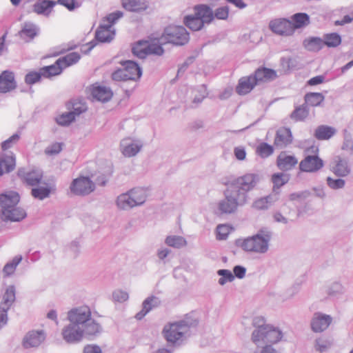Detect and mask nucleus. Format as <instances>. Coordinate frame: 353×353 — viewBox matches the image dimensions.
I'll return each mask as SVG.
<instances>
[{"label":"nucleus","mask_w":353,"mask_h":353,"mask_svg":"<svg viewBox=\"0 0 353 353\" xmlns=\"http://www.w3.org/2000/svg\"><path fill=\"white\" fill-rule=\"evenodd\" d=\"M2 216L4 219L12 221H19L26 216L25 210L18 205L14 207L7 208L3 211Z\"/></svg>","instance_id":"obj_28"},{"label":"nucleus","mask_w":353,"mask_h":353,"mask_svg":"<svg viewBox=\"0 0 353 353\" xmlns=\"http://www.w3.org/2000/svg\"><path fill=\"white\" fill-rule=\"evenodd\" d=\"M94 189V183L89 178L85 176L74 179L70 185L71 192L77 195L90 194Z\"/></svg>","instance_id":"obj_13"},{"label":"nucleus","mask_w":353,"mask_h":353,"mask_svg":"<svg viewBox=\"0 0 353 353\" xmlns=\"http://www.w3.org/2000/svg\"><path fill=\"white\" fill-rule=\"evenodd\" d=\"M123 13L121 11H117L109 14L103 19L102 24L99 27L96 32V38L101 42H107L112 39L114 35V31L112 30L114 23L121 17Z\"/></svg>","instance_id":"obj_5"},{"label":"nucleus","mask_w":353,"mask_h":353,"mask_svg":"<svg viewBox=\"0 0 353 353\" xmlns=\"http://www.w3.org/2000/svg\"><path fill=\"white\" fill-rule=\"evenodd\" d=\"M308 115V110L305 107L299 106L292 113L291 118L296 121H303Z\"/></svg>","instance_id":"obj_52"},{"label":"nucleus","mask_w":353,"mask_h":353,"mask_svg":"<svg viewBox=\"0 0 353 353\" xmlns=\"http://www.w3.org/2000/svg\"><path fill=\"white\" fill-rule=\"evenodd\" d=\"M20 198L19 195L15 192H8L4 194H0V207L1 212L6 210L10 209L19 204Z\"/></svg>","instance_id":"obj_24"},{"label":"nucleus","mask_w":353,"mask_h":353,"mask_svg":"<svg viewBox=\"0 0 353 353\" xmlns=\"http://www.w3.org/2000/svg\"><path fill=\"white\" fill-rule=\"evenodd\" d=\"M62 336L68 343L77 342L83 339V331L79 325L70 323V325L63 327Z\"/></svg>","instance_id":"obj_14"},{"label":"nucleus","mask_w":353,"mask_h":353,"mask_svg":"<svg viewBox=\"0 0 353 353\" xmlns=\"http://www.w3.org/2000/svg\"><path fill=\"white\" fill-rule=\"evenodd\" d=\"M74 113L72 112L63 114L57 118V121L59 125H68L74 120Z\"/></svg>","instance_id":"obj_56"},{"label":"nucleus","mask_w":353,"mask_h":353,"mask_svg":"<svg viewBox=\"0 0 353 353\" xmlns=\"http://www.w3.org/2000/svg\"><path fill=\"white\" fill-rule=\"evenodd\" d=\"M230 228L227 225H219L216 228V238L219 240L225 239L230 232Z\"/></svg>","instance_id":"obj_57"},{"label":"nucleus","mask_w":353,"mask_h":353,"mask_svg":"<svg viewBox=\"0 0 353 353\" xmlns=\"http://www.w3.org/2000/svg\"><path fill=\"white\" fill-rule=\"evenodd\" d=\"M270 235L256 234L245 239L240 243L241 248L247 252L264 253L268 249Z\"/></svg>","instance_id":"obj_7"},{"label":"nucleus","mask_w":353,"mask_h":353,"mask_svg":"<svg viewBox=\"0 0 353 353\" xmlns=\"http://www.w3.org/2000/svg\"><path fill=\"white\" fill-rule=\"evenodd\" d=\"M72 106L74 110L72 112L74 113V117L86 110V106L85 103H81V101L72 103Z\"/></svg>","instance_id":"obj_60"},{"label":"nucleus","mask_w":353,"mask_h":353,"mask_svg":"<svg viewBox=\"0 0 353 353\" xmlns=\"http://www.w3.org/2000/svg\"><path fill=\"white\" fill-rule=\"evenodd\" d=\"M257 85L252 74L242 77L239 79L237 85L236 86V92L239 95H245L250 93Z\"/></svg>","instance_id":"obj_21"},{"label":"nucleus","mask_w":353,"mask_h":353,"mask_svg":"<svg viewBox=\"0 0 353 353\" xmlns=\"http://www.w3.org/2000/svg\"><path fill=\"white\" fill-rule=\"evenodd\" d=\"M39 34V28L32 22H26L18 32V36L24 42L32 41Z\"/></svg>","instance_id":"obj_16"},{"label":"nucleus","mask_w":353,"mask_h":353,"mask_svg":"<svg viewBox=\"0 0 353 353\" xmlns=\"http://www.w3.org/2000/svg\"><path fill=\"white\" fill-rule=\"evenodd\" d=\"M269 28L274 34L283 37H290L294 34L291 21L285 18L271 20L269 23Z\"/></svg>","instance_id":"obj_10"},{"label":"nucleus","mask_w":353,"mask_h":353,"mask_svg":"<svg viewBox=\"0 0 353 353\" xmlns=\"http://www.w3.org/2000/svg\"><path fill=\"white\" fill-rule=\"evenodd\" d=\"M134 73H129L123 66V68L118 69L112 74V79L116 81H127V80H136L139 79V72L136 66L131 63Z\"/></svg>","instance_id":"obj_29"},{"label":"nucleus","mask_w":353,"mask_h":353,"mask_svg":"<svg viewBox=\"0 0 353 353\" xmlns=\"http://www.w3.org/2000/svg\"><path fill=\"white\" fill-rule=\"evenodd\" d=\"M124 139L121 143V152L126 157L135 156L141 150L142 145L138 143H126Z\"/></svg>","instance_id":"obj_35"},{"label":"nucleus","mask_w":353,"mask_h":353,"mask_svg":"<svg viewBox=\"0 0 353 353\" xmlns=\"http://www.w3.org/2000/svg\"><path fill=\"white\" fill-rule=\"evenodd\" d=\"M91 311L88 306H81L70 310L68 313V319L70 323L82 326L90 320Z\"/></svg>","instance_id":"obj_12"},{"label":"nucleus","mask_w":353,"mask_h":353,"mask_svg":"<svg viewBox=\"0 0 353 353\" xmlns=\"http://www.w3.org/2000/svg\"><path fill=\"white\" fill-rule=\"evenodd\" d=\"M225 199L219 203V210L221 214H230L234 212L239 205H243L244 196L243 194H234L232 196L227 195V189L225 191Z\"/></svg>","instance_id":"obj_9"},{"label":"nucleus","mask_w":353,"mask_h":353,"mask_svg":"<svg viewBox=\"0 0 353 353\" xmlns=\"http://www.w3.org/2000/svg\"><path fill=\"white\" fill-rule=\"evenodd\" d=\"M41 70L43 78L50 79L52 77L60 74L63 70L59 63H57V60L52 65L44 66L41 68Z\"/></svg>","instance_id":"obj_38"},{"label":"nucleus","mask_w":353,"mask_h":353,"mask_svg":"<svg viewBox=\"0 0 353 353\" xmlns=\"http://www.w3.org/2000/svg\"><path fill=\"white\" fill-rule=\"evenodd\" d=\"M46 339L43 331L32 330L23 338V345L25 347H34L40 345Z\"/></svg>","instance_id":"obj_17"},{"label":"nucleus","mask_w":353,"mask_h":353,"mask_svg":"<svg viewBox=\"0 0 353 353\" xmlns=\"http://www.w3.org/2000/svg\"><path fill=\"white\" fill-rule=\"evenodd\" d=\"M297 163V159L293 155L288 154L285 152H281L276 159V165L283 171L290 170L294 168Z\"/></svg>","instance_id":"obj_22"},{"label":"nucleus","mask_w":353,"mask_h":353,"mask_svg":"<svg viewBox=\"0 0 353 353\" xmlns=\"http://www.w3.org/2000/svg\"><path fill=\"white\" fill-rule=\"evenodd\" d=\"M325 77L323 75L316 76L314 77L311 78L308 81L307 84L309 85L313 86L321 84L324 82Z\"/></svg>","instance_id":"obj_63"},{"label":"nucleus","mask_w":353,"mask_h":353,"mask_svg":"<svg viewBox=\"0 0 353 353\" xmlns=\"http://www.w3.org/2000/svg\"><path fill=\"white\" fill-rule=\"evenodd\" d=\"M252 76L257 84L273 81L278 77L274 70L265 67L257 68Z\"/></svg>","instance_id":"obj_18"},{"label":"nucleus","mask_w":353,"mask_h":353,"mask_svg":"<svg viewBox=\"0 0 353 353\" xmlns=\"http://www.w3.org/2000/svg\"><path fill=\"white\" fill-rule=\"evenodd\" d=\"M332 322L329 315L321 313H315L311 321V327L314 332H320L328 327Z\"/></svg>","instance_id":"obj_20"},{"label":"nucleus","mask_w":353,"mask_h":353,"mask_svg":"<svg viewBox=\"0 0 353 353\" xmlns=\"http://www.w3.org/2000/svg\"><path fill=\"white\" fill-rule=\"evenodd\" d=\"M341 37L336 32L325 34L323 38V46L328 48H336L341 45Z\"/></svg>","instance_id":"obj_40"},{"label":"nucleus","mask_w":353,"mask_h":353,"mask_svg":"<svg viewBox=\"0 0 353 353\" xmlns=\"http://www.w3.org/2000/svg\"><path fill=\"white\" fill-rule=\"evenodd\" d=\"M16 159L13 153H3L0 157V172L8 173L15 168Z\"/></svg>","instance_id":"obj_27"},{"label":"nucleus","mask_w":353,"mask_h":353,"mask_svg":"<svg viewBox=\"0 0 353 353\" xmlns=\"http://www.w3.org/2000/svg\"><path fill=\"white\" fill-rule=\"evenodd\" d=\"M113 297L114 300L123 302L126 301L128 299V294L126 292H122V291H118L115 292L113 294Z\"/></svg>","instance_id":"obj_62"},{"label":"nucleus","mask_w":353,"mask_h":353,"mask_svg":"<svg viewBox=\"0 0 353 353\" xmlns=\"http://www.w3.org/2000/svg\"><path fill=\"white\" fill-rule=\"evenodd\" d=\"M336 132V130L328 125H319L314 132V137L318 140H327L330 139Z\"/></svg>","instance_id":"obj_36"},{"label":"nucleus","mask_w":353,"mask_h":353,"mask_svg":"<svg viewBox=\"0 0 353 353\" xmlns=\"http://www.w3.org/2000/svg\"><path fill=\"white\" fill-rule=\"evenodd\" d=\"M292 142V135L290 130L287 128H279L276 134L274 144L276 147L283 148Z\"/></svg>","instance_id":"obj_25"},{"label":"nucleus","mask_w":353,"mask_h":353,"mask_svg":"<svg viewBox=\"0 0 353 353\" xmlns=\"http://www.w3.org/2000/svg\"><path fill=\"white\" fill-rule=\"evenodd\" d=\"M305 102L312 107L320 105L324 101V96L320 92H309L305 95Z\"/></svg>","instance_id":"obj_41"},{"label":"nucleus","mask_w":353,"mask_h":353,"mask_svg":"<svg viewBox=\"0 0 353 353\" xmlns=\"http://www.w3.org/2000/svg\"><path fill=\"white\" fill-rule=\"evenodd\" d=\"M80 57H81L79 53L72 52L58 59L57 63H59L62 70H63L77 63L79 61Z\"/></svg>","instance_id":"obj_39"},{"label":"nucleus","mask_w":353,"mask_h":353,"mask_svg":"<svg viewBox=\"0 0 353 353\" xmlns=\"http://www.w3.org/2000/svg\"><path fill=\"white\" fill-rule=\"evenodd\" d=\"M83 331V336H94L101 332V326L94 321H91L81 326Z\"/></svg>","instance_id":"obj_45"},{"label":"nucleus","mask_w":353,"mask_h":353,"mask_svg":"<svg viewBox=\"0 0 353 353\" xmlns=\"http://www.w3.org/2000/svg\"><path fill=\"white\" fill-rule=\"evenodd\" d=\"M274 200L272 196L269 195L265 197L259 198L254 201L252 207L259 210L268 209L273 203Z\"/></svg>","instance_id":"obj_42"},{"label":"nucleus","mask_w":353,"mask_h":353,"mask_svg":"<svg viewBox=\"0 0 353 353\" xmlns=\"http://www.w3.org/2000/svg\"><path fill=\"white\" fill-rule=\"evenodd\" d=\"M41 68L38 71L31 70L29 71L25 76L24 81L25 83L28 85H33L39 82L42 78H43V74H41Z\"/></svg>","instance_id":"obj_44"},{"label":"nucleus","mask_w":353,"mask_h":353,"mask_svg":"<svg viewBox=\"0 0 353 353\" xmlns=\"http://www.w3.org/2000/svg\"><path fill=\"white\" fill-rule=\"evenodd\" d=\"M165 243L168 245L174 247V248H181L186 245L185 240L179 236H168L165 239Z\"/></svg>","instance_id":"obj_48"},{"label":"nucleus","mask_w":353,"mask_h":353,"mask_svg":"<svg viewBox=\"0 0 353 353\" xmlns=\"http://www.w3.org/2000/svg\"><path fill=\"white\" fill-rule=\"evenodd\" d=\"M235 157L240 161H243L246 157V152L243 147H236L234 150Z\"/></svg>","instance_id":"obj_61"},{"label":"nucleus","mask_w":353,"mask_h":353,"mask_svg":"<svg viewBox=\"0 0 353 353\" xmlns=\"http://www.w3.org/2000/svg\"><path fill=\"white\" fill-rule=\"evenodd\" d=\"M18 175L23 178V181L29 185H36L39 184L42 179V174L37 171H32L25 173L23 170L18 171Z\"/></svg>","instance_id":"obj_32"},{"label":"nucleus","mask_w":353,"mask_h":353,"mask_svg":"<svg viewBox=\"0 0 353 353\" xmlns=\"http://www.w3.org/2000/svg\"><path fill=\"white\" fill-rule=\"evenodd\" d=\"M135 206L143 204L147 198L146 191L143 188L132 189L128 192Z\"/></svg>","instance_id":"obj_37"},{"label":"nucleus","mask_w":353,"mask_h":353,"mask_svg":"<svg viewBox=\"0 0 353 353\" xmlns=\"http://www.w3.org/2000/svg\"><path fill=\"white\" fill-rule=\"evenodd\" d=\"M305 153L312 154L306 156L299 163V168L305 172H315L323 167V160L318 157L319 148L312 145L305 150Z\"/></svg>","instance_id":"obj_6"},{"label":"nucleus","mask_w":353,"mask_h":353,"mask_svg":"<svg viewBox=\"0 0 353 353\" xmlns=\"http://www.w3.org/2000/svg\"><path fill=\"white\" fill-rule=\"evenodd\" d=\"M16 288L14 285L6 288L0 302V310L8 311L15 301Z\"/></svg>","instance_id":"obj_23"},{"label":"nucleus","mask_w":353,"mask_h":353,"mask_svg":"<svg viewBox=\"0 0 353 353\" xmlns=\"http://www.w3.org/2000/svg\"><path fill=\"white\" fill-rule=\"evenodd\" d=\"M257 181V175L252 173H247L236 177L225 184L227 186V195L232 196L236 194H243L244 202L245 203L248 198L247 193L255 187Z\"/></svg>","instance_id":"obj_2"},{"label":"nucleus","mask_w":353,"mask_h":353,"mask_svg":"<svg viewBox=\"0 0 353 353\" xmlns=\"http://www.w3.org/2000/svg\"><path fill=\"white\" fill-rule=\"evenodd\" d=\"M83 353H101L99 346L88 345L84 347Z\"/></svg>","instance_id":"obj_64"},{"label":"nucleus","mask_w":353,"mask_h":353,"mask_svg":"<svg viewBox=\"0 0 353 353\" xmlns=\"http://www.w3.org/2000/svg\"><path fill=\"white\" fill-rule=\"evenodd\" d=\"M56 1L57 4L62 6L70 12L74 11L81 6L79 0H57Z\"/></svg>","instance_id":"obj_49"},{"label":"nucleus","mask_w":353,"mask_h":353,"mask_svg":"<svg viewBox=\"0 0 353 353\" xmlns=\"http://www.w3.org/2000/svg\"><path fill=\"white\" fill-rule=\"evenodd\" d=\"M155 297L152 296L146 299L143 303V309L141 312L136 314V318L139 320L143 319L148 312L152 308V302L154 301Z\"/></svg>","instance_id":"obj_47"},{"label":"nucleus","mask_w":353,"mask_h":353,"mask_svg":"<svg viewBox=\"0 0 353 353\" xmlns=\"http://www.w3.org/2000/svg\"><path fill=\"white\" fill-rule=\"evenodd\" d=\"M289 181V176L283 173L274 174L272 176V181L274 183V187L277 188L281 187Z\"/></svg>","instance_id":"obj_51"},{"label":"nucleus","mask_w":353,"mask_h":353,"mask_svg":"<svg viewBox=\"0 0 353 353\" xmlns=\"http://www.w3.org/2000/svg\"><path fill=\"white\" fill-rule=\"evenodd\" d=\"M303 46L305 50L310 52H318L324 47L323 39L314 37L305 39Z\"/></svg>","instance_id":"obj_34"},{"label":"nucleus","mask_w":353,"mask_h":353,"mask_svg":"<svg viewBox=\"0 0 353 353\" xmlns=\"http://www.w3.org/2000/svg\"><path fill=\"white\" fill-rule=\"evenodd\" d=\"M22 258L21 256H15L11 262L8 263L3 268V272L6 276H10L12 274L17 266L21 262Z\"/></svg>","instance_id":"obj_50"},{"label":"nucleus","mask_w":353,"mask_h":353,"mask_svg":"<svg viewBox=\"0 0 353 353\" xmlns=\"http://www.w3.org/2000/svg\"><path fill=\"white\" fill-rule=\"evenodd\" d=\"M193 11L194 14H188L183 18V23L193 31L201 30L205 23H210L215 18L225 20L229 15L227 6L220 7L214 12L209 6L198 4L193 7Z\"/></svg>","instance_id":"obj_1"},{"label":"nucleus","mask_w":353,"mask_h":353,"mask_svg":"<svg viewBox=\"0 0 353 353\" xmlns=\"http://www.w3.org/2000/svg\"><path fill=\"white\" fill-rule=\"evenodd\" d=\"M50 189L46 187L35 188L32 190V195L37 199H43L48 196Z\"/></svg>","instance_id":"obj_55"},{"label":"nucleus","mask_w":353,"mask_h":353,"mask_svg":"<svg viewBox=\"0 0 353 353\" xmlns=\"http://www.w3.org/2000/svg\"><path fill=\"white\" fill-rule=\"evenodd\" d=\"M291 19L294 33L296 29L306 27L310 23V17L305 13L294 14Z\"/></svg>","instance_id":"obj_33"},{"label":"nucleus","mask_w":353,"mask_h":353,"mask_svg":"<svg viewBox=\"0 0 353 353\" xmlns=\"http://www.w3.org/2000/svg\"><path fill=\"white\" fill-rule=\"evenodd\" d=\"M62 150V144L59 143H54L49 145L45 150L48 155H54L61 152Z\"/></svg>","instance_id":"obj_58"},{"label":"nucleus","mask_w":353,"mask_h":353,"mask_svg":"<svg viewBox=\"0 0 353 353\" xmlns=\"http://www.w3.org/2000/svg\"><path fill=\"white\" fill-rule=\"evenodd\" d=\"M217 273L221 276L219 280V283L221 285L225 284L228 281H232L234 279V276L228 270H219Z\"/></svg>","instance_id":"obj_53"},{"label":"nucleus","mask_w":353,"mask_h":353,"mask_svg":"<svg viewBox=\"0 0 353 353\" xmlns=\"http://www.w3.org/2000/svg\"><path fill=\"white\" fill-rule=\"evenodd\" d=\"M189 39V33L184 27L171 26L165 28L162 36L157 39V43L161 46L168 43L183 46L188 42Z\"/></svg>","instance_id":"obj_4"},{"label":"nucleus","mask_w":353,"mask_h":353,"mask_svg":"<svg viewBox=\"0 0 353 353\" xmlns=\"http://www.w3.org/2000/svg\"><path fill=\"white\" fill-rule=\"evenodd\" d=\"M134 55L139 58H144L148 54L161 55L163 53L162 47L157 43V39L150 43L147 41L138 42L133 48Z\"/></svg>","instance_id":"obj_8"},{"label":"nucleus","mask_w":353,"mask_h":353,"mask_svg":"<svg viewBox=\"0 0 353 353\" xmlns=\"http://www.w3.org/2000/svg\"><path fill=\"white\" fill-rule=\"evenodd\" d=\"M331 168L332 171L338 176H344L350 172L347 162L339 157L334 159Z\"/></svg>","instance_id":"obj_31"},{"label":"nucleus","mask_w":353,"mask_h":353,"mask_svg":"<svg viewBox=\"0 0 353 353\" xmlns=\"http://www.w3.org/2000/svg\"><path fill=\"white\" fill-rule=\"evenodd\" d=\"M253 323L256 327L252 333L254 342L262 341L266 343H275L281 340L282 337L281 331L270 325L265 324L263 318L254 319Z\"/></svg>","instance_id":"obj_3"},{"label":"nucleus","mask_w":353,"mask_h":353,"mask_svg":"<svg viewBox=\"0 0 353 353\" xmlns=\"http://www.w3.org/2000/svg\"><path fill=\"white\" fill-rule=\"evenodd\" d=\"M117 206L122 210H127L135 207L134 203L128 193L122 194L118 196L117 201Z\"/></svg>","instance_id":"obj_43"},{"label":"nucleus","mask_w":353,"mask_h":353,"mask_svg":"<svg viewBox=\"0 0 353 353\" xmlns=\"http://www.w3.org/2000/svg\"><path fill=\"white\" fill-rule=\"evenodd\" d=\"M56 5V1L37 0L32 6V10L39 15L48 17L52 13Z\"/></svg>","instance_id":"obj_19"},{"label":"nucleus","mask_w":353,"mask_h":353,"mask_svg":"<svg viewBox=\"0 0 353 353\" xmlns=\"http://www.w3.org/2000/svg\"><path fill=\"white\" fill-rule=\"evenodd\" d=\"M19 135L17 134H14L11 136L10 138L2 142L1 148L3 151H6L10 148H12L19 141Z\"/></svg>","instance_id":"obj_54"},{"label":"nucleus","mask_w":353,"mask_h":353,"mask_svg":"<svg viewBox=\"0 0 353 353\" xmlns=\"http://www.w3.org/2000/svg\"><path fill=\"white\" fill-rule=\"evenodd\" d=\"M256 152L261 158H267L273 154L274 148L267 143H261L256 147Z\"/></svg>","instance_id":"obj_46"},{"label":"nucleus","mask_w":353,"mask_h":353,"mask_svg":"<svg viewBox=\"0 0 353 353\" xmlns=\"http://www.w3.org/2000/svg\"><path fill=\"white\" fill-rule=\"evenodd\" d=\"M89 92L94 99L102 102L109 101L112 97V92L110 89L100 85H93L90 86L89 88Z\"/></svg>","instance_id":"obj_26"},{"label":"nucleus","mask_w":353,"mask_h":353,"mask_svg":"<svg viewBox=\"0 0 353 353\" xmlns=\"http://www.w3.org/2000/svg\"><path fill=\"white\" fill-rule=\"evenodd\" d=\"M121 4L124 9L131 12H141L148 8L145 0H121Z\"/></svg>","instance_id":"obj_30"},{"label":"nucleus","mask_w":353,"mask_h":353,"mask_svg":"<svg viewBox=\"0 0 353 353\" xmlns=\"http://www.w3.org/2000/svg\"><path fill=\"white\" fill-rule=\"evenodd\" d=\"M185 327L182 321L169 323L164 327L163 334L168 342L176 343L183 336Z\"/></svg>","instance_id":"obj_11"},{"label":"nucleus","mask_w":353,"mask_h":353,"mask_svg":"<svg viewBox=\"0 0 353 353\" xmlns=\"http://www.w3.org/2000/svg\"><path fill=\"white\" fill-rule=\"evenodd\" d=\"M327 185L333 189L341 188L345 185V181L343 179H333L331 177L327 179Z\"/></svg>","instance_id":"obj_59"},{"label":"nucleus","mask_w":353,"mask_h":353,"mask_svg":"<svg viewBox=\"0 0 353 353\" xmlns=\"http://www.w3.org/2000/svg\"><path fill=\"white\" fill-rule=\"evenodd\" d=\"M17 88L14 73L10 70H4L0 74V93H7Z\"/></svg>","instance_id":"obj_15"}]
</instances>
